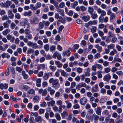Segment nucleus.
<instances>
[{
	"label": "nucleus",
	"mask_w": 123,
	"mask_h": 123,
	"mask_svg": "<svg viewBox=\"0 0 123 123\" xmlns=\"http://www.w3.org/2000/svg\"><path fill=\"white\" fill-rule=\"evenodd\" d=\"M12 2L10 0H7L4 3L1 2L0 4V6L1 7L7 8L9 7Z\"/></svg>",
	"instance_id": "1"
},
{
	"label": "nucleus",
	"mask_w": 123,
	"mask_h": 123,
	"mask_svg": "<svg viewBox=\"0 0 123 123\" xmlns=\"http://www.w3.org/2000/svg\"><path fill=\"white\" fill-rule=\"evenodd\" d=\"M30 22L31 24L36 25L38 23L39 20L37 18L35 17L33 19L30 20Z\"/></svg>",
	"instance_id": "2"
},
{
	"label": "nucleus",
	"mask_w": 123,
	"mask_h": 123,
	"mask_svg": "<svg viewBox=\"0 0 123 123\" xmlns=\"http://www.w3.org/2000/svg\"><path fill=\"white\" fill-rule=\"evenodd\" d=\"M97 12L99 14H100L101 16L103 17L105 16L106 14V12L105 11L103 10H102L100 8L98 9H97Z\"/></svg>",
	"instance_id": "3"
},
{
	"label": "nucleus",
	"mask_w": 123,
	"mask_h": 123,
	"mask_svg": "<svg viewBox=\"0 0 123 123\" xmlns=\"http://www.w3.org/2000/svg\"><path fill=\"white\" fill-rule=\"evenodd\" d=\"M11 23V21L9 19H8L5 22L3 23V25L4 28H8L9 27V24Z\"/></svg>",
	"instance_id": "4"
},
{
	"label": "nucleus",
	"mask_w": 123,
	"mask_h": 123,
	"mask_svg": "<svg viewBox=\"0 0 123 123\" xmlns=\"http://www.w3.org/2000/svg\"><path fill=\"white\" fill-rule=\"evenodd\" d=\"M8 17L10 19H13L14 17V14L12 13V11L9 10L7 11Z\"/></svg>",
	"instance_id": "5"
},
{
	"label": "nucleus",
	"mask_w": 123,
	"mask_h": 123,
	"mask_svg": "<svg viewBox=\"0 0 123 123\" xmlns=\"http://www.w3.org/2000/svg\"><path fill=\"white\" fill-rule=\"evenodd\" d=\"M27 20L25 19H23L20 21L19 23L20 25L22 26H24L27 23Z\"/></svg>",
	"instance_id": "6"
},
{
	"label": "nucleus",
	"mask_w": 123,
	"mask_h": 123,
	"mask_svg": "<svg viewBox=\"0 0 123 123\" xmlns=\"http://www.w3.org/2000/svg\"><path fill=\"white\" fill-rule=\"evenodd\" d=\"M87 100L85 97L81 98L80 100V104L82 105H84L86 103Z\"/></svg>",
	"instance_id": "7"
},
{
	"label": "nucleus",
	"mask_w": 123,
	"mask_h": 123,
	"mask_svg": "<svg viewBox=\"0 0 123 123\" xmlns=\"http://www.w3.org/2000/svg\"><path fill=\"white\" fill-rule=\"evenodd\" d=\"M94 47L97 49L99 53H100L102 51V48L101 46H99L98 44H97L95 45Z\"/></svg>",
	"instance_id": "8"
},
{
	"label": "nucleus",
	"mask_w": 123,
	"mask_h": 123,
	"mask_svg": "<svg viewBox=\"0 0 123 123\" xmlns=\"http://www.w3.org/2000/svg\"><path fill=\"white\" fill-rule=\"evenodd\" d=\"M98 90V86L96 84L94 85L92 88L91 92L93 93L94 92H97Z\"/></svg>",
	"instance_id": "9"
},
{
	"label": "nucleus",
	"mask_w": 123,
	"mask_h": 123,
	"mask_svg": "<svg viewBox=\"0 0 123 123\" xmlns=\"http://www.w3.org/2000/svg\"><path fill=\"white\" fill-rule=\"evenodd\" d=\"M8 86V84L6 83L3 84L1 83L0 84V88L3 90L4 88L6 89Z\"/></svg>",
	"instance_id": "10"
},
{
	"label": "nucleus",
	"mask_w": 123,
	"mask_h": 123,
	"mask_svg": "<svg viewBox=\"0 0 123 123\" xmlns=\"http://www.w3.org/2000/svg\"><path fill=\"white\" fill-rule=\"evenodd\" d=\"M57 12L58 13H59L60 14V15L63 17L64 16V12L63 10L59 9V8L56 10Z\"/></svg>",
	"instance_id": "11"
},
{
	"label": "nucleus",
	"mask_w": 123,
	"mask_h": 123,
	"mask_svg": "<svg viewBox=\"0 0 123 123\" xmlns=\"http://www.w3.org/2000/svg\"><path fill=\"white\" fill-rule=\"evenodd\" d=\"M19 88L21 89H25V90H27L29 89L28 86L23 84L20 85Z\"/></svg>",
	"instance_id": "12"
},
{
	"label": "nucleus",
	"mask_w": 123,
	"mask_h": 123,
	"mask_svg": "<svg viewBox=\"0 0 123 123\" xmlns=\"http://www.w3.org/2000/svg\"><path fill=\"white\" fill-rule=\"evenodd\" d=\"M55 18L57 19H59L58 21H61L63 19L62 17L60 16L59 14L58 13H55Z\"/></svg>",
	"instance_id": "13"
},
{
	"label": "nucleus",
	"mask_w": 123,
	"mask_h": 123,
	"mask_svg": "<svg viewBox=\"0 0 123 123\" xmlns=\"http://www.w3.org/2000/svg\"><path fill=\"white\" fill-rule=\"evenodd\" d=\"M58 71H61V74L62 76H68V74H67V73L65 72L63 70H61V69H58Z\"/></svg>",
	"instance_id": "14"
},
{
	"label": "nucleus",
	"mask_w": 123,
	"mask_h": 123,
	"mask_svg": "<svg viewBox=\"0 0 123 123\" xmlns=\"http://www.w3.org/2000/svg\"><path fill=\"white\" fill-rule=\"evenodd\" d=\"M32 15V12L31 11H29L28 12H25L23 13V15L26 16H31Z\"/></svg>",
	"instance_id": "15"
},
{
	"label": "nucleus",
	"mask_w": 123,
	"mask_h": 123,
	"mask_svg": "<svg viewBox=\"0 0 123 123\" xmlns=\"http://www.w3.org/2000/svg\"><path fill=\"white\" fill-rule=\"evenodd\" d=\"M90 18V17L89 15H87L86 16H83L82 17V19L86 22Z\"/></svg>",
	"instance_id": "16"
},
{
	"label": "nucleus",
	"mask_w": 123,
	"mask_h": 123,
	"mask_svg": "<svg viewBox=\"0 0 123 123\" xmlns=\"http://www.w3.org/2000/svg\"><path fill=\"white\" fill-rule=\"evenodd\" d=\"M97 20H94L93 21H90L88 22V24L90 25H96L97 24Z\"/></svg>",
	"instance_id": "17"
},
{
	"label": "nucleus",
	"mask_w": 123,
	"mask_h": 123,
	"mask_svg": "<svg viewBox=\"0 0 123 123\" xmlns=\"http://www.w3.org/2000/svg\"><path fill=\"white\" fill-rule=\"evenodd\" d=\"M55 63L56 65H57V66L58 68H61L62 66V64L60 63L59 61H55Z\"/></svg>",
	"instance_id": "18"
},
{
	"label": "nucleus",
	"mask_w": 123,
	"mask_h": 123,
	"mask_svg": "<svg viewBox=\"0 0 123 123\" xmlns=\"http://www.w3.org/2000/svg\"><path fill=\"white\" fill-rule=\"evenodd\" d=\"M45 68V65L44 64H41L38 65L37 67V69L40 70L41 69H44Z\"/></svg>",
	"instance_id": "19"
},
{
	"label": "nucleus",
	"mask_w": 123,
	"mask_h": 123,
	"mask_svg": "<svg viewBox=\"0 0 123 123\" xmlns=\"http://www.w3.org/2000/svg\"><path fill=\"white\" fill-rule=\"evenodd\" d=\"M1 56L3 58H4L6 57L7 59H8L9 58L10 56L8 53H4L1 55Z\"/></svg>",
	"instance_id": "20"
},
{
	"label": "nucleus",
	"mask_w": 123,
	"mask_h": 123,
	"mask_svg": "<svg viewBox=\"0 0 123 123\" xmlns=\"http://www.w3.org/2000/svg\"><path fill=\"white\" fill-rule=\"evenodd\" d=\"M42 120V117L40 116L37 117L35 118L36 121L38 123L41 122Z\"/></svg>",
	"instance_id": "21"
},
{
	"label": "nucleus",
	"mask_w": 123,
	"mask_h": 123,
	"mask_svg": "<svg viewBox=\"0 0 123 123\" xmlns=\"http://www.w3.org/2000/svg\"><path fill=\"white\" fill-rule=\"evenodd\" d=\"M70 52L69 50H68L67 51L63 52L62 53V55L64 56H65L66 55H67L68 56L70 55Z\"/></svg>",
	"instance_id": "22"
},
{
	"label": "nucleus",
	"mask_w": 123,
	"mask_h": 123,
	"mask_svg": "<svg viewBox=\"0 0 123 123\" xmlns=\"http://www.w3.org/2000/svg\"><path fill=\"white\" fill-rule=\"evenodd\" d=\"M55 103V101L53 100H52L49 102H47V104L48 106H50V105L53 106L54 105Z\"/></svg>",
	"instance_id": "23"
},
{
	"label": "nucleus",
	"mask_w": 123,
	"mask_h": 123,
	"mask_svg": "<svg viewBox=\"0 0 123 123\" xmlns=\"http://www.w3.org/2000/svg\"><path fill=\"white\" fill-rule=\"evenodd\" d=\"M65 102L67 104V106L68 108H70L71 107V104L68 100H66Z\"/></svg>",
	"instance_id": "24"
},
{
	"label": "nucleus",
	"mask_w": 123,
	"mask_h": 123,
	"mask_svg": "<svg viewBox=\"0 0 123 123\" xmlns=\"http://www.w3.org/2000/svg\"><path fill=\"white\" fill-rule=\"evenodd\" d=\"M43 48L46 52H48L49 50V45L48 44H46L43 46Z\"/></svg>",
	"instance_id": "25"
},
{
	"label": "nucleus",
	"mask_w": 123,
	"mask_h": 123,
	"mask_svg": "<svg viewBox=\"0 0 123 123\" xmlns=\"http://www.w3.org/2000/svg\"><path fill=\"white\" fill-rule=\"evenodd\" d=\"M101 108L100 107L98 108H97L96 113L98 115H100L101 114Z\"/></svg>",
	"instance_id": "26"
},
{
	"label": "nucleus",
	"mask_w": 123,
	"mask_h": 123,
	"mask_svg": "<svg viewBox=\"0 0 123 123\" xmlns=\"http://www.w3.org/2000/svg\"><path fill=\"white\" fill-rule=\"evenodd\" d=\"M10 32V30L8 29H6L5 30L3 31L2 34L4 35H5L9 33Z\"/></svg>",
	"instance_id": "27"
},
{
	"label": "nucleus",
	"mask_w": 123,
	"mask_h": 123,
	"mask_svg": "<svg viewBox=\"0 0 123 123\" xmlns=\"http://www.w3.org/2000/svg\"><path fill=\"white\" fill-rule=\"evenodd\" d=\"M44 75L45 77H51L52 76V74L51 72L45 73L44 74Z\"/></svg>",
	"instance_id": "28"
},
{
	"label": "nucleus",
	"mask_w": 123,
	"mask_h": 123,
	"mask_svg": "<svg viewBox=\"0 0 123 123\" xmlns=\"http://www.w3.org/2000/svg\"><path fill=\"white\" fill-rule=\"evenodd\" d=\"M97 29V27L96 26H92L91 29V32L92 33L95 32Z\"/></svg>",
	"instance_id": "29"
},
{
	"label": "nucleus",
	"mask_w": 123,
	"mask_h": 123,
	"mask_svg": "<svg viewBox=\"0 0 123 123\" xmlns=\"http://www.w3.org/2000/svg\"><path fill=\"white\" fill-rule=\"evenodd\" d=\"M58 83V82L57 80H54L53 83H52L53 87L55 88V87L56 86Z\"/></svg>",
	"instance_id": "30"
},
{
	"label": "nucleus",
	"mask_w": 123,
	"mask_h": 123,
	"mask_svg": "<svg viewBox=\"0 0 123 123\" xmlns=\"http://www.w3.org/2000/svg\"><path fill=\"white\" fill-rule=\"evenodd\" d=\"M115 47V45L113 44H111L107 45V47L109 49H113Z\"/></svg>",
	"instance_id": "31"
},
{
	"label": "nucleus",
	"mask_w": 123,
	"mask_h": 123,
	"mask_svg": "<svg viewBox=\"0 0 123 123\" xmlns=\"http://www.w3.org/2000/svg\"><path fill=\"white\" fill-rule=\"evenodd\" d=\"M91 17L93 19L96 18L97 17V14L96 13H92L91 14Z\"/></svg>",
	"instance_id": "32"
},
{
	"label": "nucleus",
	"mask_w": 123,
	"mask_h": 123,
	"mask_svg": "<svg viewBox=\"0 0 123 123\" xmlns=\"http://www.w3.org/2000/svg\"><path fill=\"white\" fill-rule=\"evenodd\" d=\"M41 5V4L40 2L37 3L35 4V7L37 10L38 8L40 7Z\"/></svg>",
	"instance_id": "33"
},
{
	"label": "nucleus",
	"mask_w": 123,
	"mask_h": 123,
	"mask_svg": "<svg viewBox=\"0 0 123 123\" xmlns=\"http://www.w3.org/2000/svg\"><path fill=\"white\" fill-rule=\"evenodd\" d=\"M49 68L50 69L53 71H55L56 69V67L54 66L50 65Z\"/></svg>",
	"instance_id": "34"
},
{
	"label": "nucleus",
	"mask_w": 123,
	"mask_h": 123,
	"mask_svg": "<svg viewBox=\"0 0 123 123\" xmlns=\"http://www.w3.org/2000/svg\"><path fill=\"white\" fill-rule=\"evenodd\" d=\"M53 99V98H51L50 96L49 95H48L45 98V99L47 101L51 100H52Z\"/></svg>",
	"instance_id": "35"
},
{
	"label": "nucleus",
	"mask_w": 123,
	"mask_h": 123,
	"mask_svg": "<svg viewBox=\"0 0 123 123\" xmlns=\"http://www.w3.org/2000/svg\"><path fill=\"white\" fill-rule=\"evenodd\" d=\"M111 41L112 43H114L115 41L117 40V38L116 37L115 35H114V37H112Z\"/></svg>",
	"instance_id": "36"
},
{
	"label": "nucleus",
	"mask_w": 123,
	"mask_h": 123,
	"mask_svg": "<svg viewBox=\"0 0 123 123\" xmlns=\"http://www.w3.org/2000/svg\"><path fill=\"white\" fill-rule=\"evenodd\" d=\"M65 6V3L63 2H62L60 3L59 4V6L60 8H64Z\"/></svg>",
	"instance_id": "37"
},
{
	"label": "nucleus",
	"mask_w": 123,
	"mask_h": 123,
	"mask_svg": "<svg viewBox=\"0 0 123 123\" xmlns=\"http://www.w3.org/2000/svg\"><path fill=\"white\" fill-rule=\"evenodd\" d=\"M94 11V9L92 7H88V12L90 14L92 13Z\"/></svg>",
	"instance_id": "38"
},
{
	"label": "nucleus",
	"mask_w": 123,
	"mask_h": 123,
	"mask_svg": "<svg viewBox=\"0 0 123 123\" xmlns=\"http://www.w3.org/2000/svg\"><path fill=\"white\" fill-rule=\"evenodd\" d=\"M31 47L34 49H36L37 48L38 46L36 43H33Z\"/></svg>",
	"instance_id": "39"
},
{
	"label": "nucleus",
	"mask_w": 123,
	"mask_h": 123,
	"mask_svg": "<svg viewBox=\"0 0 123 123\" xmlns=\"http://www.w3.org/2000/svg\"><path fill=\"white\" fill-rule=\"evenodd\" d=\"M96 66L97 68L101 70L103 69V67L100 64L96 63Z\"/></svg>",
	"instance_id": "40"
},
{
	"label": "nucleus",
	"mask_w": 123,
	"mask_h": 123,
	"mask_svg": "<svg viewBox=\"0 0 123 123\" xmlns=\"http://www.w3.org/2000/svg\"><path fill=\"white\" fill-rule=\"evenodd\" d=\"M10 67L9 66H8L5 72V74L6 76H7L9 74V68Z\"/></svg>",
	"instance_id": "41"
},
{
	"label": "nucleus",
	"mask_w": 123,
	"mask_h": 123,
	"mask_svg": "<svg viewBox=\"0 0 123 123\" xmlns=\"http://www.w3.org/2000/svg\"><path fill=\"white\" fill-rule=\"evenodd\" d=\"M30 7L31 9L32 10H36V8L35 6H34V5L33 4H31L30 5Z\"/></svg>",
	"instance_id": "42"
},
{
	"label": "nucleus",
	"mask_w": 123,
	"mask_h": 123,
	"mask_svg": "<svg viewBox=\"0 0 123 123\" xmlns=\"http://www.w3.org/2000/svg\"><path fill=\"white\" fill-rule=\"evenodd\" d=\"M16 71L19 73H21L22 70V69L20 67H16Z\"/></svg>",
	"instance_id": "43"
},
{
	"label": "nucleus",
	"mask_w": 123,
	"mask_h": 123,
	"mask_svg": "<svg viewBox=\"0 0 123 123\" xmlns=\"http://www.w3.org/2000/svg\"><path fill=\"white\" fill-rule=\"evenodd\" d=\"M16 26V25L13 22H12L10 25V27L12 29H13Z\"/></svg>",
	"instance_id": "44"
},
{
	"label": "nucleus",
	"mask_w": 123,
	"mask_h": 123,
	"mask_svg": "<svg viewBox=\"0 0 123 123\" xmlns=\"http://www.w3.org/2000/svg\"><path fill=\"white\" fill-rule=\"evenodd\" d=\"M98 33L99 36L100 37H103L104 35V34L103 32L100 30L98 32Z\"/></svg>",
	"instance_id": "45"
},
{
	"label": "nucleus",
	"mask_w": 123,
	"mask_h": 123,
	"mask_svg": "<svg viewBox=\"0 0 123 123\" xmlns=\"http://www.w3.org/2000/svg\"><path fill=\"white\" fill-rule=\"evenodd\" d=\"M97 53L94 56L95 59H98L100 57V54L99 53Z\"/></svg>",
	"instance_id": "46"
},
{
	"label": "nucleus",
	"mask_w": 123,
	"mask_h": 123,
	"mask_svg": "<svg viewBox=\"0 0 123 123\" xmlns=\"http://www.w3.org/2000/svg\"><path fill=\"white\" fill-rule=\"evenodd\" d=\"M61 115L63 118L64 117L67 115V114L66 112L65 111H63V113H61Z\"/></svg>",
	"instance_id": "47"
},
{
	"label": "nucleus",
	"mask_w": 123,
	"mask_h": 123,
	"mask_svg": "<svg viewBox=\"0 0 123 123\" xmlns=\"http://www.w3.org/2000/svg\"><path fill=\"white\" fill-rule=\"evenodd\" d=\"M101 41V39L100 38L98 37L96 38L95 42L96 43H97L100 42Z\"/></svg>",
	"instance_id": "48"
},
{
	"label": "nucleus",
	"mask_w": 123,
	"mask_h": 123,
	"mask_svg": "<svg viewBox=\"0 0 123 123\" xmlns=\"http://www.w3.org/2000/svg\"><path fill=\"white\" fill-rule=\"evenodd\" d=\"M80 8L82 12L85 11L86 10V8L83 6H80Z\"/></svg>",
	"instance_id": "49"
},
{
	"label": "nucleus",
	"mask_w": 123,
	"mask_h": 123,
	"mask_svg": "<svg viewBox=\"0 0 123 123\" xmlns=\"http://www.w3.org/2000/svg\"><path fill=\"white\" fill-rule=\"evenodd\" d=\"M55 116L56 119L58 120H59L61 119V117L60 115L58 113L55 114Z\"/></svg>",
	"instance_id": "50"
},
{
	"label": "nucleus",
	"mask_w": 123,
	"mask_h": 123,
	"mask_svg": "<svg viewBox=\"0 0 123 123\" xmlns=\"http://www.w3.org/2000/svg\"><path fill=\"white\" fill-rule=\"evenodd\" d=\"M55 49V46L54 45H51L50 47V51H54Z\"/></svg>",
	"instance_id": "51"
},
{
	"label": "nucleus",
	"mask_w": 123,
	"mask_h": 123,
	"mask_svg": "<svg viewBox=\"0 0 123 123\" xmlns=\"http://www.w3.org/2000/svg\"><path fill=\"white\" fill-rule=\"evenodd\" d=\"M88 113L90 114H92L93 113V110L91 108L89 109L87 111Z\"/></svg>",
	"instance_id": "52"
},
{
	"label": "nucleus",
	"mask_w": 123,
	"mask_h": 123,
	"mask_svg": "<svg viewBox=\"0 0 123 123\" xmlns=\"http://www.w3.org/2000/svg\"><path fill=\"white\" fill-rule=\"evenodd\" d=\"M97 67L96 65V64L94 65H92L91 68V69L92 70L96 71V70Z\"/></svg>",
	"instance_id": "53"
},
{
	"label": "nucleus",
	"mask_w": 123,
	"mask_h": 123,
	"mask_svg": "<svg viewBox=\"0 0 123 123\" xmlns=\"http://www.w3.org/2000/svg\"><path fill=\"white\" fill-rule=\"evenodd\" d=\"M115 17V14L113 13H112L110 16V19L111 20H112L114 19Z\"/></svg>",
	"instance_id": "54"
},
{
	"label": "nucleus",
	"mask_w": 123,
	"mask_h": 123,
	"mask_svg": "<svg viewBox=\"0 0 123 123\" xmlns=\"http://www.w3.org/2000/svg\"><path fill=\"white\" fill-rule=\"evenodd\" d=\"M15 17L17 19H19L20 18V15L19 13H17L15 14Z\"/></svg>",
	"instance_id": "55"
},
{
	"label": "nucleus",
	"mask_w": 123,
	"mask_h": 123,
	"mask_svg": "<svg viewBox=\"0 0 123 123\" xmlns=\"http://www.w3.org/2000/svg\"><path fill=\"white\" fill-rule=\"evenodd\" d=\"M76 70L77 72L79 73H80L82 71V68L80 67L77 68Z\"/></svg>",
	"instance_id": "56"
},
{
	"label": "nucleus",
	"mask_w": 123,
	"mask_h": 123,
	"mask_svg": "<svg viewBox=\"0 0 123 123\" xmlns=\"http://www.w3.org/2000/svg\"><path fill=\"white\" fill-rule=\"evenodd\" d=\"M54 5L55 7V8L57 9L59 8V6H58V3L57 2H55L54 3Z\"/></svg>",
	"instance_id": "57"
},
{
	"label": "nucleus",
	"mask_w": 123,
	"mask_h": 123,
	"mask_svg": "<svg viewBox=\"0 0 123 123\" xmlns=\"http://www.w3.org/2000/svg\"><path fill=\"white\" fill-rule=\"evenodd\" d=\"M55 39L57 41H59L61 40V37L60 36L57 35L55 37Z\"/></svg>",
	"instance_id": "58"
},
{
	"label": "nucleus",
	"mask_w": 123,
	"mask_h": 123,
	"mask_svg": "<svg viewBox=\"0 0 123 123\" xmlns=\"http://www.w3.org/2000/svg\"><path fill=\"white\" fill-rule=\"evenodd\" d=\"M24 32H25V33L27 35L30 34V31L29 30L26 29L25 30Z\"/></svg>",
	"instance_id": "59"
},
{
	"label": "nucleus",
	"mask_w": 123,
	"mask_h": 123,
	"mask_svg": "<svg viewBox=\"0 0 123 123\" xmlns=\"http://www.w3.org/2000/svg\"><path fill=\"white\" fill-rule=\"evenodd\" d=\"M44 112V110L43 109H40L39 110V113L40 114L43 113Z\"/></svg>",
	"instance_id": "60"
},
{
	"label": "nucleus",
	"mask_w": 123,
	"mask_h": 123,
	"mask_svg": "<svg viewBox=\"0 0 123 123\" xmlns=\"http://www.w3.org/2000/svg\"><path fill=\"white\" fill-rule=\"evenodd\" d=\"M38 114L37 112H31V116H33L35 117H37Z\"/></svg>",
	"instance_id": "61"
},
{
	"label": "nucleus",
	"mask_w": 123,
	"mask_h": 123,
	"mask_svg": "<svg viewBox=\"0 0 123 123\" xmlns=\"http://www.w3.org/2000/svg\"><path fill=\"white\" fill-rule=\"evenodd\" d=\"M7 18L8 17L7 15H4L2 17L1 19L3 21L7 19Z\"/></svg>",
	"instance_id": "62"
},
{
	"label": "nucleus",
	"mask_w": 123,
	"mask_h": 123,
	"mask_svg": "<svg viewBox=\"0 0 123 123\" xmlns=\"http://www.w3.org/2000/svg\"><path fill=\"white\" fill-rule=\"evenodd\" d=\"M39 28L40 29H42L43 28L44 25L41 22H40L39 24Z\"/></svg>",
	"instance_id": "63"
},
{
	"label": "nucleus",
	"mask_w": 123,
	"mask_h": 123,
	"mask_svg": "<svg viewBox=\"0 0 123 123\" xmlns=\"http://www.w3.org/2000/svg\"><path fill=\"white\" fill-rule=\"evenodd\" d=\"M45 34L48 37H50L51 35V32L49 31H46Z\"/></svg>",
	"instance_id": "64"
}]
</instances>
